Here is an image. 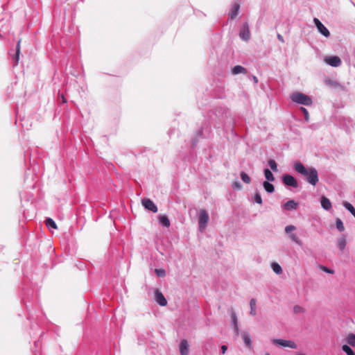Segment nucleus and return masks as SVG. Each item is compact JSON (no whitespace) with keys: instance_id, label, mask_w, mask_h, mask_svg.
Wrapping results in <instances>:
<instances>
[{"instance_id":"obj_1","label":"nucleus","mask_w":355,"mask_h":355,"mask_svg":"<svg viewBox=\"0 0 355 355\" xmlns=\"http://www.w3.org/2000/svg\"><path fill=\"white\" fill-rule=\"evenodd\" d=\"M294 170L299 174L306 178V180L311 185L315 186L319 181L317 170L313 167L306 168L299 161L293 164Z\"/></svg>"},{"instance_id":"obj_2","label":"nucleus","mask_w":355,"mask_h":355,"mask_svg":"<svg viewBox=\"0 0 355 355\" xmlns=\"http://www.w3.org/2000/svg\"><path fill=\"white\" fill-rule=\"evenodd\" d=\"M24 301L26 308L28 312V320H42L43 318V313L38 305H33L30 301H27L25 298H23Z\"/></svg>"},{"instance_id":"obj_3","label":"nucleus","mask_w":355,"mask_h":355,"mask_svg":"<svg viewBox=\"0 0 355 355\" xmlns=\"http://www.w3.org/2000/svg\"><path fill=\"white\" fill-rule=\"evenodd\" d=\"M210 132V125L205 122L201 128L196 131L195 135L191 138L192 148H194L197 146L200 138H206L209 137Z\"/></svg>"},{"instance_id":"obj_4","label":"nucleus","mask_w":355,"mask_h":355,"mask_svg":"<svg viewBox=\"0 0 355 355\" xmlns=\"http://www.w3.org/2000/svg\"><path fill=\"white\" fill-rule=\"evenodd\" d=\"M290 98L293 102L306 106L311 105L313 103L310 96L300 92H293Z\"/></svg>"},{"instance_id":"obj_5","label":"nucleus","mask_w":355,"mask_h":355,"mask_svg":"<svg viewBox=\"0 0 355 355\" xmlns=\"http://www.w3.org/2000/svg\"><path fill=\"white\" fill-rule=\"evenodd\" d=\"M209 216L207 211L205 209L200 210L198 216V227L200 232H203L207 226Z\"/></svg>"},{"instance_id":"obj_6","label":"nucleus","mask_w":355,"mask_h":355,"mask_svg":"<svg viewBox=\"0 0 355 355\" xmlns=\"http://www.w3.org/2000/svg\"><path fill=\"white\" fill-rule=\"evenodd\" d=\"M296 230V227L293 225H289L286 226L285 227V232L288 234L289 238L293 242H295L296 244H297L300 246L302 245V241L298 238V236L295 234L291 233V232Z\"/></svg>"},{"instance_id":"obj_7","label":"nucleus","mask_w":355,"mask_h":355,"mask_svg":"<svg viewBox=\"0 0 355 355\" xmlns=\"http://www.w3.org/2000/svg\"><path fill=\"white\" fill-rule=\"evenodd\" d=\"M239 37L243 41H248L250 39V31L248 22H244L239 31Z\"/></svg>"},{"instance_id":"obj_8","label":"nucleus","mask_w":355,"mask_h":355,"mask_svg":"<svg viewBox=\"0 0 355 355\" xmlns=\"http://www.w3.org/2000/svg\"><path fill=\"white\" fill-rule=\"evenodd\" d=\"M282 182L286 186L292 187L293 188L298 187L297 180L290 174H284L282 177Z\"/></svg>"},{"instance_id":"obj_9","label":"nucleus","mask_w":355,"mask_h":355,"mask_svg":"<svg viewBox=\"0 0 355 355\" xmlns=\"http://www.w3.org/2000/svg\"><path fill=\"white\" fill-rule=\"evenodd\" d=\"M313 22H314L318 32L321 35H322L325 37H329L330 36V32L329 31V30L318 18H314Z\"/></svg>"},{"instance_id":"obj_10","label":"nucleus","mask_w":355,"mask_h":355,"mask_svg":"<svg viewBox=\"0 0 355 355\" xmlns=\"http://www.w3.org/2000/svg\"><path fill=\"white\" fill-rule=\"evenodd\" d=\"M272 342L273 344L281 345L283 347H290L291 349H297V347L295 343L292 340H287L284 339H273Z\"/></svg>"},{"instance_id":"obj_11","label":"nucleus","mask_w":355,"mask_h":355,"mask_svg":"<svg viewBox=\"0 0 355 355\" xmlns=\"http://www.w3.org/2000/svg\"><path fill=\"white\" fill-rule=\"evenodd\" d=\"M324 61L327 64L334 67H340L342 64L340 58L336 55L327 56Z\"/></svg>"},{"instance_id":"obj_12","label":"nucleus","mask_w":355,"mask_h":355,"mask_svg":"<svg viewBox=\"0 0 355 355\" xmlns=\"http://www.w3.org/2000/svg\"><path fill=\"white\" fill-rule=\"evenodd\" d=\"M229 110L226 107H219L216 108L214 114L220 122H223L224 119L227 116Z\"/></svg>"},{"instance_id":"obj_13","label":"nucleus","mask_w":355,"mask_h":355,"mask_svg":"<svg viewBox=\"0 0 355 355\" xmlns=\"http://www.w3.org/2000/svg\"><path fill=\"white\" fill-rule=\"evenodd\" d=\"M143 206L146 209H148L153 213L158 211L157 205L149 198H144L141 201Z\"/></svg>"},{"instance_id":"obj_14","label":"nucleus","mask_w":355,"mask_h":355,"mask_svg":"<svg viewBox=\"0 0 355 355\" xmlns=\"http://www.w3.org/2000/svg\"><path fill=\"white\" fill-rule=\"evenodd\" d=\"M155 296L156 302L162 306H166L167 304V300L165 298L164 295L162 293L158 290L155 289Z\"/></svg>"},{"instance_id":"obj_15","label":"nucleus","mask_w":355,"mask_h":355,"mask_svg":"<svg viewBox=\"0 0 355 355\" xmlns=\"http://www.w3.org/2000/svg\"><path fill=\"white\" fill-rule=\"evenodd\" d=\"M241 335L246 347H248L249 349H252V341L250 334L247 331H242Z\"/></svg>"},{"instance_id":"obj_16","label":"nucleus","mask_w":355,"mask_h":355,"mask_svg":"<svg viewBox=\"0 0 355 355\" xmlns=\"http://www.w3.org/2000/svg\"><path fill=\"white\" fill-rule=\"evenodd\" d=\"M298 202L294 200H289L282 205V208L286 211L296 210L298 207Z\"/></svg>"},{"instance_id":"obj_17","label":"nucleus","mask_w":355,"mask_h":355,"mask_svg":"<svg viewBox=\"0 0 355 355\" xmlns=\"http://www.w3.org/2000/svg\"><path fill=\"white\" fill-rule=\"evenodd\" d=\"M239 9L240 5L238 3H234L228 14L229 19H234L237 16Z\"/></svg>"},{"instance_id":"obj_18","label":"nucleus","mask_w":355,"mask_h":355,"mask_svg":"<svg viewBox=\"0 0 355 355\" xmlns=\"http://www.w3.org/2000/svg\"><path fill=\"white\" fill-rule=\"evenodd\" d=\"M180 352L181 355H189V344L187 340L183 339L180 343Z\"/></svg>"},{"instance_id":"obj_19","label":"nucleus","mask_w":355,"mask_h":355,"mask_svg":"<svg viewBox=\"0 0 355 355\" xmlns=\"http://www.w3.org/2000/svg\"><path fill=\"white\" fill-rule=\"evenodd\" d=\"M320 202L322 207L326 211H329L332 207L331 201L325 196L321 197Z\"/></svg>"},{"instance_id":"obj_20","label":"nucleus","mask_w":355,"mask_h":355,"mask_svg":"<svg viewBox=\"0 0 355 355\" xmlns=\"http://www.w3.org/2000/svg\"><path fill=\"white\" fill-rule=\"evenodd\" d=\"M159 223L161 225L165 227H169L171 223L168 217L166 215H161L159 216Z\"/></svg>"},{"instance_id":"obj_21","label":"nucleus","mask_w":355,"mask_h":355,"mask_svg":"<svg viewBox=\"0 0 355 355\" xmlns=\"http://www.w3.org/2000/svg\"><path fill=\"white\" fill-rule=\"evenodd\" d=\"M247 72V69L241 65H236L232 69V73L234 75H237L239 73L246 74Z\"/></svg>"},{"instance_id":"obj_22","label":"nucleus","mask_w":355,"mask_h":355,"mask_svg":"<svg viewBox=\"0 0 355 355\" xmlns=\"http://www.w3.org/2000/svg\"><path fill=\"white\" fill-rule=\"evenodd\" d=\"M327 85L334 87V88H339L341 89H343L344 87L339 83L337 80H332V79H328L325 81Z\"/></svg>"},{"instance_id":"obj_23","label":"nucleus","mask_w":355,"mask_h":355,"mask_svg":"<svg viewBox=\"0 0 355 355\" xmlns=\"http://www.w3.org/2000/svg\"><path fill=\"white\" fill-rule=\"evenodd\" d=\"M263 187L267 193H272L275 191V187L270 182L264 181L263 182Z\"/></svg>"},{"instance_id":"obj_24","label":"nucleus","mask_w":355,"mask_h":355,"mask_svg":"<svg viewBox=\"0 0 355 355\" xmlns=\"http://www.w3.org/2000/svg\"><path fill=\"white\" fill-rule=\"evenodd\" d=\"M265 178L268 182H273L275 180L274 175L271 171L268 168H265L263 171Z\"/></svg>"},{"instance_id":"obj_25","label":"nucleus","mask_w":355,"mask_h":355,"mask_svg":"<svg viewBox=\"0 0 355 355\" xmlns=\"http://www.w3.org/2000/svg\"><path fill=\"white\" fill-rule=\"evenodd\" d=\"M343 205L344 206V207L347 210L349 211L355 218V208L354 207V206L347 202V201H345L343 202Z\"/></svg>"},{"instance_id":"obj_26","label":"nucleus","mask_w":355,"mask_h":355,"mask_svg":"<svg viewBox=\"0 0 355 355\" xmlns=\"http://www.w3.org/2000/svg\"><path fill=\"white\" fill-rule=\"evenodd\" d=\"M256 303H257V301L254 298H252L250 301V314L252 315H255L257 314Z\"/></svg>"},{"instance_id":"obj_27","label":"nucleus","mask_w":355,"mask_h":355,"mask_svg":"<svg viewBox=\"0 0 355 355\" xmlns=\"http://www.w3.org/2000/svg\"><path fill=\"white\" fill-rule=\"evenodd\" d=\"M271 268L275 273L279 275L281 274L282 272V268L281 266L277 263H272L271 264Z\"/></svg>"},{"instance_id":"obj_28","label":"nucleus","mask_w":355,"mask_h":355,"mask_svg":"<svg viewBox=\"0 0 355 355\" xmlns=\"http://www.w3.org/2000/svg\"><path fill=\"white\" fill-rule=\"evenodd\" d=\"M346 247V239L345 237L340 238L338 241V248L340 250L343 251Z\"/></svg>"},{"instance_id":"obj_29","label":"nucleus","mask_w":355,"mask_h":355,"mask_svg":"<svg viewBox=\"0 0 355 355\" xmlns=\"http://www.w3.org/2000/svg\"><path fill=\"white\" fill-rule=\"evenodd\" d=\"M268 164L270 166V168H271V170H272L274 172L278 171L277 164L276 163V162L274 159H270L268 162Z\"/></svg>"},{"instance_id":"obj_30","label":"nucleus","mask_w":355,"mask_h":355,"mask_svg":"<svg viewBox=\"0 0 355 355\" xmlns=\"http://www.w3.org/2000/svg\"><path fill=\"white\" fill-rule=\"evenodd\" d=\"M347 342L349 345L355 347V334H349L347 337Z\"/></svg>"},{"instance_id":"obj_31","label":"nucleus","mask_w":355,"mask_h":355,"mask_svg":"<svg viewBox=\"0 0 355 355\" xmlns=\"http://www.w3.org/2000/svg\"><path fill=\"white\" fill-rule=\"evenodd\" d=\"M46 225L48 227V228H53V229L57 228V225H56L55 221L51 218H47L46 219Z\"/></svg>"},{"instance_id":"obj_32","label":"nucleus","mask_w":355,"mask_h":355,"mask_svg":"<svg viewBox=\"0 0 355 355\" xmlns=\"http://www.w3.org/2000/svg\"><path fill=\"white\" fill-rule=\"evenodd\" d=\"M342 350L346 353L347 355H354V351L348 345H343L342 346Z\"/></svg>"},{"instance_id":"obj_33","label":"nucleus","mask_w":355,"mask_h":355,"mask_svg":"<svg viewBox=\"0 0 355 355\" xmlns=\"http://www.w3.org/2000/svg\"><path fill=\"white\" fill-rule=\"evenodd\" d=\"M19 53H20V41H19L17 42V46H16V53H15V64H17L18 62H19Z\"/></svg>"},{"instance_id":"obj_34","label":"nucleus","mask_w":355,"mask_h":355,"mask_svg":"<svg viewBox=\"0 0 355 355\" xmlns=\"http://www.w3.org/2000/svg\"><path fill=\"white\" fill-rule=\"evenodd\" d=\"M336 226L338 230L340 232L345 230V227L343 221L340 218H337L336 220Z\"/></svg>"},{"instance_id":"obj_35","label":"nucleus","mask_w":355,"mask_h":355,"mask_svg":"<svg viewBox=\"0 0 355 355\" xmlns=\"http://www.w3.org/2000/svg\"><path fill=\"white\" fill-rule=\"evenodd\" d=\"M241 178L243 181V182L246 184H249L251 182V179L249 175L245 173L244 171H241Z\"/></svg>"},{"instance_id":"obj_36","label":"nucleus","mask_w":355,"mask_h":355,"mask_svg":"<svg viewBox=\"0 0 355 355\" xmlns=\"http://www.w3.org/2000/svg\"><path fill=\"white\" fill-rule=\"evenodd\" d=\"M231 316H232V327L237 326L238 325L237 316L233 310H232Z\"/></svg>"},{"instance_id":"obj_37","label":"nucleus","mask_w":355,"mask_h":355,"mask_svg":"<svg viewBox=\"0 0 355 355\" xmlns=\"http://www.w3.org/2000/svg\"><path fill=\"white\" fill-rule=\"evenodd\" d=\"M254 201L255 202H257V204L262 205L263 201H262V198H261V194L259 193V192L257 191L255 193L254 196Z\"/></svg>"},{"instance_id":"obj_38","label":"nucleus","mask_w":355,"mask_h":355,"mask_svg":"<svg viewBox=\"0 0 355 355\" xmlns=\"http://www.w3.org/2000/svg\"><path fill=\"white\" fill-rule=\"evenodd\" d=\"M300 110L302 111V112L304 114V120L306 122H308L309 121V114L308 110L306 108L303 107H301Z\"/></svg>"},{"instance_id":"obj_39","label":"nucleus","mask_w":355,"mask_h":355,"mask_svg":"<svg viewBox=\"0 0 355 355\" xmlns=\"http://www.w3.org/2000/svg\"><path fill=\"white\" fill-rule=\"evenodd\" d=\"M155 272L159 277H163L166 275V271L164 269H155Z\"/></svg>"},{"instance_id":"obj_40","label":"nucleus","mask_w":355,"mask_h":355,"mask_svg":"<svg viewBox=\"0 0 355 355\" xmlns=\"http://www.w3.org/2000/svg\"><path fill=\"white\" fill-rule=\"evenodd\" d=\"M213 340L212 339H209L207 340L205 343V347L206 349H208L209 347H211V346L213 345Z\"/></svg>"},{"instance_id":"obj_41","label":"nucleus","mask_w":355,"mask_h":355,"mask_svg":"<svg viewBox=\"0 0 355 355\" xmlns=\"http://www.w3.org/2000/svg\"><path fill=\"white\" fill-rule=\"evenodd\" d=\"M320 268H321V269H322L324 272H327V273H329V274H334V271L333 270H331V269H330V268H327V267H325V266H320Z\"/></svg>"},{"instance_id":"obj_42","label":"nucleus","mask_w":355,"mask_h":355,"mask_svg":"<svg viewBox=\"0 0 355 355\" xmlns=\"http://www.w3.org/2000/svg\"><path fill=\"white\" fill-rule=\"evenodd\" d=\"M232 187L234 189H240L241 186L239 182H234L232 184Z\"/></svg>"},{"instance_id":"obj_43","label":"nucleus","mask_w":355,"mask_h":355,"mask_svg":"<svg viewBox=\"0 0 355 355\" xmlns=\"http://www.w3.org/2000/svg\"><path fill=\"white\" fill-rule=\"evenodd\" d=\"M235 336H238L240 333L239 325L232 327Z\"/></svg>"},{"instance_id":"obj_44","label":"nucleus","mask_w":355,"mask_h":355,"mask_svg":"<svg viewBox=\"0 0 355 355\" xmlns=\"http://www.w3.org/2000/svg\"><path fill=\"white\" fill-rule=\"evenodd\" d=\"M293 310H294V312L297 313L301 312L302 311V308L301 306L297 305V306H294Z\"/></svg>"},{"instance_id":"obj_45","label":"nucleus","mask_w":355,"mask_h":355,"mask_svg":"<svg viewBox=\"0 0 355 355\" xmlns=\"http://www.w3.org/2000/svg\"><path fill=\"white\" fill-rule=\"evenodd\" d=\"M277 39H278V40H279V42H282V43H284V39L283 36H282L281 34L277 33Z\"/></svg>"},{"instance_id":"obj_46","label":"nucleus","mask_w":355,"mask_h":355,"mask_svg":"<svg viewBox=\"0 0 355 355\" xmlns=\"http://www.w3.org/2000/svg\"><path fill=\"white\" fill-rule=\"evenodd\" d=\"M227 350V347L226 345H223L221 346V353L223 354H224Z\"/></svg>"},{"instance_id":"obj_47","label":"nucleus","mask_w":355,"mask_h":355,"mask_svg":"<svg viewBox=\"0 0 355 355\" xmlns=\"http://www.w3.org/2000/svg\"><path fill=\"white\" fill-rule=\"evenodd\" d=\"M39 343H40V340L35 341L34 345H35V347H38Z\"/></svg>"},{"instance_id":"obj_48","label":"nucleus","mask_w":355,"mask_h":355,"mask_svg":"<svg viewBox=\"0 0 355 355\" xmlns=\"http://www.w3.org/2000/svg\"><path fill=\"white\" fill-rule=\"evenodd\" d=\"M253 80L255 83H258V78L256 76H253Z\"/></svg>"},{"instance_id":"obj_49","label":"nucleus","mask_w":355,"mask_h":355,"mask_svg":"<svg viewBox=\"0 0 355 355\" xmlns=\"http://www.w3.org/2000/svg\"><path fill=\"white\" fill-rule=\"evenodd\" d=\"M61 97H62V102L63 103H66L67 100H66V98L64 97V96L62 94L61 95Z\"/></svg>"},{"instance_id":"obj_50","label":"nucleus","mask_w":355,"mask_h":355,"mask_svg":"<svg viewBox=\"0 0 355 355\" xmlns=\"http://www.w3.org/2000/svg\"><path fill=\"white\" fill-rule=\"evenodd\" d=\"M8 97L9 98H12V96H11L10 92H8Z\"/></svg>"},{"instance_id":"obj_51","label":"nucleus","mask_w":355,"mask_h":355,"mask_svg":"<svg viewBox=\"0 0 355 355\" xmlns=\"http://www.w3.org/2000/svg\"><path fill=\"white\" fill-rule=\"evenodd\" d=\"M67 0H60L62 3L65 2Z\"/></svg>"},{"instance_id":"obj_52","label":"nucleus","mask_w":355,"mask_h":355,"mask_svg":"<svg viewBox=\"0 0 355 355\" xmlns=\"http://www.w3.org/2000/svg\"><path fill=\"white\" fill-rule=\"evenodd\" d=\"M266 355H270V354L267 353Z\"/></svg>"},{"instance_id":"obj_53","label":"nucleus","mask_w":355,"mask_h":355,"mask_svg":"<svg viewBox=\"0 0 355 355\" xmlns=\"http://www.w3.org/2000/svg\"><path fill=\"white\" fill-rule=\"evenodd\" d=\"M354 355H355V354H354Z\"/></svg>"}]
</instances>
